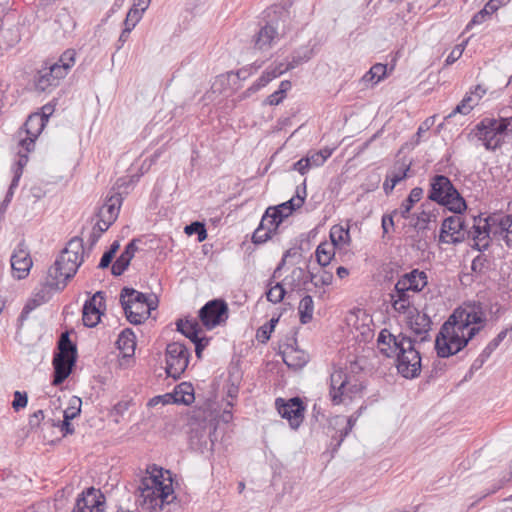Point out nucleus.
Returning a JSON list of instances; mask_svg holds the SVG:
<instances>
[{"label": "nucleus", "mask_w": 512, "mask_h": 512, "mask_svg": "<svg viewBox=\"0 0 512 512\" xmlns=\"http://www.w3.org/2000/svg\"><path fill=\"white\" fill-rule=\"evenodd\" d=\"M473 247L479 251L489 247L490 240L503 241L512 248V215H492L486 218H474V229L471 232Z\"/></svg>", "instance_id": "f257e3e1"}, {"label": "nucleus", "mask_w": 512, "mask_h": 512, "mask_svg": "<svg viewBox=\"0 0 512 512\" xmlns=\"http://www.w3.org/2000/svg\"><path fill=\"white\" fill-rule=\"evenodd\" d=\"M502 306L492 299L468 300L456 308L450 315L453 321L460 323L461 327L468 330L478 328V333L486 326L488 315L497 319L501 314Z\"/></svg>", "instance_id": "f03ea898"}, {"label": "nucleus", "mask_w": 512, "mask_h": 512, "mask_svg": "<svg viewBox=\"0 0 512 512\" xmlns=\"http://www.w3.org/2000/svg\"><path fill=\"white\" fill-rule=\"evenodd\" d=\"M477 334L478 328H471L468 331L467 328L461 327L458 321H453V317L449 316L435 340L437 355L441 358H447L458 353Z\"/></svg>", "instance_id": "7ed1b4c3"}, {"label": "nucleus", "mask_w": 512, "mask_h": 512, "mask_svg": "<svg viewBox=\"0 0 512 512\" xmlns=\"http://www.w3.org/2000/svg\"><path fill=\"white\" fill-rule=\"evenodd\" d=\"M167 481L168 483H165L162 469L156 467L142 478L138 491L146 509L155 511L157 508L162 509L165 503H170L169 497L173 495V488L171 479L168 478Z\"/></svg>", "instance_id": "20e7f679"}, {"label": "nucleus", "mask_w": 512, "mask_h": 512, "mask_svg": "<svg viewBox=\"0 0 512 512\" xmlns=\"http://www.w3.org/2000/svg\"><path fill=\"white\" fill-rule=\"evenodd\" d=\"M120 303L127 320L139 325L149 318L151 310L158 304L156 295L144 294L139 290H121Z\"/></svg>", "instance_id": "39448f33"}, {"label": "nucleus", "mask_w": 512, "mask_h": 512, "mask_svg": "<svg viewBox=\"0 0 512 512\" xmlns=\"http://www.w3.org/2000/svg\"><path fill=\"white\" fill-rule=\"evenodd\" d=\"M429 199L447 207L454 213H461L466 208L464 199L454 188L449 178L436 175L431 181Z\"/></svg>", "instance_id": "423d86ee"}, {"label": "nucleus", "mask_w": 512, "mask_h": 512, "mask_svg": "<svg viewBox=\"0 0 512 512\" xmlns=\"http://www.w3.org/2000/svg\"><path fill=\"white\" fill-rule=\"evenodd\" d=\"M415 342V339L407 336L394 355L398 372L407 379L416 378L421 372V356L415 348Z\"/></svg>", "instance_id": "0eeeda50"}, {"label": "nucleus", "mask_w": 512, "mask_h": 512, "mask_svg": "<svg viewBox=\"0 0 512 512\" xmlns=\"http://www.w3.org/2000/svg\"><path fill=\"white\" fill-rule=\"evenodd\" d=\"M460 213H456V215L449 216L445 218L442 222L439 241L446 244H458L465 241L466 237H472V231L474 226L470 231L466 230L465 221Z\"/></svg>", "instance_id": "6e6552de"}, {"label": "nucleus", "mask_w": 512, "mask_h": 512, "mask_svg": "<svg viewBox=\"0 0 512 512\" xmlns=\"http://www.w3.org/2000/svg\"><path fill=\"white\" fill-rule=\"evenodd\" d=\"M189 349L183 343L172 342L166 347V373L172 378H179L189 364Z\"/></svg>", "instance_id": "1a4fd4ad"}, {"label": "nucleus", "mask_w": 512, "mask_h": 512, "mask_svg": "<svg viewBox=\"0 0 512 512\" xmlns=\"http://www.w3.org/2000/svg\"><path fill=\"white\" fill-rule=\"evenodd\" d=\"M198 316L202 325L212 330L226 324L229 317L228 305L222 299L210 300L199 310Z\"/></svg>", "instance_id": "9d476101"}, {"label": "nucleus", "mask_w": 512, "mask_h": 512, "mask_svg": "<svg viewBox=\"0 0 512 512\" xmlns=\"http://www.w3.org/2000/svg\"><path fill=\"white\" fill-rule=\"evenodd\" d=\"M501 124L497 119L485 118L476 126V136L488 150H495L505 140Z\"/></svg>", "instance_id": "9b49d317"}, {"label": "nucleus", "mask_w": 512, "mask_h": 512, "mask_svg": "<svg viewBox=\"0 0 512 512\" xmlns=\"http://www.w3.org/2000/svg\"><path fill=\"white\" fill-rule=\"evenodd\" d=\"M275 406L282 418L287 419L292 429H297L304 419V406L300 398L294 397L285 401L277 398Z\"/></svg>", "instance_id": "f8f14e48"}, {"label": "nucleus", "mask_w": 512, "mask_h": 512, "mask_svg": "<svg viewBox=\"0 0 512 512\" xmlns=\"http://www.w3.org/2000/svg\"><path fill=\"white\" fill-rule=\"evenodd\" d=\"M58 258L60 259V263L68 265L66 268L68 274L77 272L84 260V246L82 239L78 237L72 238Z\"/></svg>", "instance_id": "ddd939ff"}, {"label": "nucleus", "mask_w": 512, "mask_h": 512, "mask_svg": "<svg viewBox=\"0 0 512 512\" xmlns=\"http://www.w3.org/2000/svg\"><path fill=\"white\" fill-rule=\"evenodd\" d=\"M40 113H32L28 116L25 124L24 131L26 133L25 138H21L19 145L26 152H31L35 146V140L43 131L46 123Z\"/></svg>", "instance_id": "4468645a"}, {"label": "nucleus", "mask_w": 512, "mask_h": 512, "mask_svg": "<svg viewBox=\"0 0 512 512\" xmlns=\"http://www.w3.org/2000/svg\"><path fill=\"white\" fill-rule=\"evenodd\" d=\"M105 498L100 490L88 488L77 498L73 512H103Z\"/></svg>", "instance_id": "2eb2a0df"}, {"label": "nucleus", "mask_w": 512, "mask_h": 512, "mask_svg": "<svg viewBox=\"0 0 512 512\" xmlns=\"http://www.w3.org/2000/svg\"><path fill=\"white\" fill-rule=\"evenodd\" d=\"M349 375L342 368L334 369L330 375L329 396L334 405L345 403V392L348 391Z\"/></svg>", "instance_id": "dca6fc26"}, {"label": "nucleus", "mask_w": 512, "mask_h": 512, "mask_svg": "<svg viewBox=\"0 0 512 512\" xmlns=\"http://www.w3.org/2000/svg\"><path fill=\"white\" fill-rule=\"evenodd\" d=\"M32 265L33 262L28 249L24 243H20L11 256V268L13 276L17 279L26 278Z\"/></svg>", "instance_id": "f3484780"}, {"label": "nucleus", "mask_w": 512, "mask_h": 512, "mask_svg": "<svg viewBox=\"0 0 512 512\" xmlns=\"http://www.w3.org/2000/svg\"><path fill=\"white\" fill-rule=\"evenodd\" d=\"M68 267L65 263H60L58 258L55 263L48 269L46 277V288H63L66 287L70 280L75 276L76 272L69 273L66 270Z\"/></svg>", "instance_id": "a211bd4d"}, {"label": "nucleus", "mask_w": 512, "mask_h": 512, "mask_svg": "<svg viewBox=\"0 0 512 512\" xmlns=\"http://www.w3.org/2000/svg\"><path fill=\"white\" fill-rule=\"evenodd\" d=\"M64 77L65 68H59L54 63L46 65L39 71L36 88L44 92L51 87L57 86Z\"/></svg>", "instance_id": "6ab92c4d"}, {"label": "nucleus", "mask_w": 512, "mask_h": 512, "mask_svg": "<svg viewBox=\"0 0 512 512\" xmlns=\"http://www.w3.org/2000/svg\"><path fill=\"white\" fill-rule=\"evenodd\" d=\"M409 290H392L389 301L395 312L404 314L405 318L414 313L417 308L414 304V296L408 294Z\"/></svg>", "instance_id": "aec40b11"}, {"label": "nucleus", "mask_w": 512, "mask_h": 512, "mask_svg": "<svg viewBox=\"0 0 512 512\" xmlns=\"http://www.w3.org/2000/svg\"><path fill=\"white\" fill-rule=\"evenodd\" d=\"M407 336L402 333L392 334L389 330L383 329L378 336L377 344L380 352L386 357H394Z\"/></svg>", "instance_id": "412c9836"}, {"label": "nucleus", "mask_w": 512, "mask_h": 512, "mask_svg": "<svg viewBox=\"0 0 512 512\" xmlns=\"http://www.w3.org/2000/svg\"><path fill=\"white\" fill-rule=\"evenodd\" d=\"M409 328L416 336H419L420 342L429 339V331L431 330V319L428 315L420 313L417 309L414 313L406 318Z\"/></svg>", "instance_id": "4be33fe9"}, {"label": "nucleus", "mask_w": 512, "mask_h": 512, "mask_svg": "<svg viewBox=\"0 0 512 512\" xmlns=\"http://www.w3.org/2000/svg\"><path fill=\"white\" fill-rule=\"evenodd\" d=\"M75 362V357H68L57 354L54 355V377L52 382L54 386L60 385L66 380V378L69 377V375L72 372L73 366L75 365Z\"/></svg>", "instance_id": "5701e85b"}, {"label": "nucleus", "mask_w": 512, "mask_h": 512, "mask_svg": "<svg viewBox=\"0 0 512 512\" xmlns=\"http://www.w3.org/2000/svg\"><path fill=\"white\" fill-rule=\"evenodd\" d=\"M52 298L51 290H38L32 297H30L19 315L18 322L22 326L23 323L28 319L29 314L36 308L47 303Z\"/></svg>", "instance_id": "b1692460"}, {"label": "nucleus", "mask_w": 512, "mask_h": 512, "mask_svg": "<svg viewBox=\"0 0 512 512\" xmlns=\"http://www.w3.org/2000/svg\"><path fill=\"white\" fill-rule=\"evenodd\" d=\"M428 284L427 274L419 269L401 275L394 288H425Z\"/></svg>", "instance_id": "393cba45"}, {"label": "nucleus", "mask_w": 512, "mask_h": 512, "mask_svg": "<svg viewBox=\"0 0 512 512\" xmlns=\"http://www.w3.org/2000/svg\"><path fill=\"white\" fill-rule=\"evenodd\" d=\"M278 32L272 25H265L254 38V48L259 51H268L278 40Z\"/></svg>", "instance_id": "a878e982"}, {"label": "nucleus", "mask_w": 512, "mask_h": 512, "mask_svg": "<svg viewBox=\"0 0 512 512\" xmlns=\"http://www.w3.org/2000/svg\"><path fill=\"white\" fill-rule=\"evenodd\" d=\"M121 204L122 197L120 194L116 193L110 196L99 209L98 217L107 220L108 224H113L119 215Z\"/></svg>", "instance_id": "bb28decb"}, {"label": "nucleus", "mask_w": 512, "mask_h": 512, "mask_svg": "<svg viewBox=\"0 0 512 512\" xmlns=\"http://www.w3.org/2000/svg\"><path fill=\"white\" fill-rule=\"evenodd\" d=\"M116 345L123 358L132 357L136 348V337L132 329H124L119 334Z\"/></svg>", "instance_id": "cd10ccee"}, {"label": "nucleus", "mask_w": 512, "mask_h": 512, "mask_svg": "<svg viewBox=\"0 0 512 512\" xmlns=\"http://www.w3.org/2000/svg\"><path fill=\"white\" fill-rule=\"evenodd\" d=\"M423 190L420 187L413 188L408 197L402 202L399 209L393 211V214H399L402 218L407 219L415 203L422 198Z\"/></svg>", "instance_id": "c85d7f7f"}, {"label": "nucleus", "mask_w": 512, "mask_h": 512, "mask_svg": "<svg viewBox=\"0 0 512 512\" xmlns=\"http://www.w3.org/2000/svg\"><path fill=\"white\" fill-rule=\"evenodd\" d=\"M177 331L181 332L191 342L200 338L202 328L196 320H178L176 323Z\"/></svg>", "instance_id": "c756f323"}, {"label": "nucleus", "mask_w": 512, "mask_h": 512, "mask_svg": "<svg viewBox=\"0 0 512 512\" xmlns=\"http://www.w3.org/2000/svg\"><path fill=\"white\" fill-rule=\"evenodd\" d=\"M210 435L211 431L206 428L191 430L189 437L191 446L201 451L208 449L209 445L212 446Z\"/></svg>", "instance_id": "7c9ffc66"}, {"label": "nucleus", "mask_w": 512, "mask_h": 512, "mask_svg": "<svg viewBox=\"0 0 512 512\" xmlns=\"http://www.w3.org/2000/svg\"><path fill=\"white\" fill-rule=\"evenodd\" d=\"M345 320L349 327H352L355 330H360L362 335L365 334L366 330H369L365 324V321L367 320L366 313L361 309L350 311Z\"/></svg>", "instance_id": "2f4dec72"}, {"label": "nucleus", "mask_w": 512, "mask_h": 512, "mask_svg": "<svg viewBox=\"0 0 512 512\" xmlns=\"http://www.w3.org/2000/svg\"><path fill=\"white\" fill-rule=\"evenodd\" d=\"M172 397L175 403L188 405L194 401L193 388L188 383H181L175 388Z\"/></svg>", "instance_id": "473e14b6"}, {"label": "nucleus", "mask_w": 512, "mask_h": 512, "mask_svg": "<svg viewBox=\"0 0 512 512\" xmlns=\"http://www.w3.org/2000/svg\"><path fill=\"white\" fill-rule=\"evenodd\" d=\"M386 72L387 66L381 63H377L373 65L370 70L362 77V82L366 85L369 83L375 85L386 76Z\"/></svg>", "instance_id": "72a5a7b5"}, {"label": "nucleus", "mask_w": 512, "mask_h": 512, "mask_svg": "<svg viewBox=\"0 0 512 512\" xmlns=\"http://www.w3.org/2000/svg\"><path fill=\"white\" fill-rule=\"evenodd\" d=\"M334 149L325 147L319 151L308 153L305 161L308 162L310 168L320 167L332 155Z\"/></svg>", "instance_id": "f704fd0d"}, {"label": "nucleus", "mask_w": 512, "mask_h": 512, "mask_svg": "<svg viewBox=\"0 0 512 512\" xmlns=\"http://www.w3.org/2000/svg\"><path fill=\"white\" fill-rule=\"evenodd\" d=\"M283 361L288 367L297 370L306 365L308 362V356L303 352L291 351L284 353Z\"/></svg>", "instance_id": "c9c22d12"}, {"label": "nucleus", "mask_w": 512, "mask_h": 512, "mask_svg": "<svg viewBox=\"0 0 512 512\" xmlns=\"http://www.w3.org/2000/svg\"><path fill=\"white\" fill-rule=\"evenodd\" d=\"M102 314L103 313H101L100 310H98L96 308V306L91 305V303H88L86 301L83 306V317H82L84 325L87 327L96 326L99 323L100 317Z\"/></svg>", "instance_id": "e433bc0d"}, {"label": "nucleus", "mask_w": 512, "mask_h": 512, "mask_svg": "<svg viewBox=\"0 0 512 512\" xmlns=\"http://www.w3.org/2000/svg\"><path fill=\"white\" fill-rule=\"evenodd\" d=\"M311 56H312V51L307 49V50H305V52L302 56H299V55L293 56L292 60L287 65H284L283 63H279L276 65L270 66V68L275 72L280 71V75H282L286 71L294 69L301 63L308 61L311 58Z\"/></svg>", "instance_id": "4c0bfd02"}, {"label": "nucleus", "mask_w": 512, "mask_h": 512, "mask_svg": "<svg viewBox=\"0 0 512 512\" xmlns=\"http://www.w3.org/2000/svg\"><path fill=\"white\" fill-rule=\"evenodd\" d=\"M314 310V303L311 296H304L299 303L298 311L300 315V322L307 324L312 320Z\"/></svg>", "instance_id": "58836bf2"}, {"label": "nucleus", "mask_w": 512, "mask_h": 512, "mask_svg": "<svg viewBox=\"0 0 512 512\" xmlns=\"http://www.w3.org/2000/svg\"><path fill=\"white\" fill-rule=\"evenodd\" d=\"M364 410H365V407L361 406L356 412H354L352 415H350L347 418L345 427L340 430L339 439H338L337 443L335 444L334 450L338 449L341 446L343 440L352 431L358 418L361 416V414L363 413Z\"/></svg>", "instance_id": "ea45409f"}, {"label": "nucleus", "mask_w": 512, "mask_h": 512, "mask_svg": "<svg viewBox=\"0 0 512 512\" xmlns=\"http://www.w3.org/2000/svg\"><path fill=\"white\" fill-rule=\"evenodd\" d=\"M59 352L57 355L68 356V357H77V348L74 343L71 342L69 338V333L64 332L61 334L59 342H58Z\"/></svg>", "instance_id": "a19ab883"}, {"label": "nucleus", "mask_w": 512, "mask_h": 512, "mask_svg": "<svg viewBox=\"0 0 512 512\" xmlns=\"http://www.w3.org/2000/svg\"><path fill=\"white\" fill-rule=\"evenodd\" d=\"M499 7L501 6L494 2L493 0H490L488 3H486L482 10H480L473 16L471 22L469 23V26L483 23L484 21H486L488 17H490L494 12H496L499 9Z\"/></svg>", "instance_id": "79ce46f5"}, {"label": "nucleus", "mask_w": 512, "mask_h": 512, "mask_svg": "<svg viewBox=\"0 0 512 512\" xmlns=\"http://www.w3.org/2000/svg\"><path fill=\"white\" fill-rule=\"evenodd\" d=\"M365 386L363 382L357 379L355 376L349 375L348 391L345 392V402L352 401L357 397H361Z\"/></svg>", "instance_id": "37998d69"}, {"label": "nucleus", "mask_w": 512, "mask_h": 512, "mask_svg": "<svg viewBox=\"0 0 512 512\" xmlns=\"http://www.w3.org/2000/svg\"><path fill=\"white\" fill-rule=\"evenodd\" d=\"M275 212L276 211L274 209L268 208L260 222V226L271 234L276 231L281 223V221L277 218L278 216H275Z\"/></svg>", "instance_id": "c03bdc74"}, {"label": "nucleus", "mask_w": 512, "mask_h": 512, "mask_svg": "<svg viewBox=\"0 0 512 512\" xmlns=\"http://www.w3.org/2000/svg\"><path fill=\"white\" fill-rule=\"evenodd\" d=\"M334 256V246L328 243H322L317 247L316 258L321 266H327Z\"/></svg>", "instance_id": "a18cd8bd"}, {"label": "nucleus", "mask_w": 512, "mask_h": 512, "mask_svg": "<svg viewBox=\"0 0 512 512\" xmlns=\"http://www.w3.org/2000/svg\"><path fill=\"white\" fill-rule=\"evenodd\" d=\"M410 170V164L404 162L396 163L393 168L387 173L390 181L398 184L400 181L407 177V173Z\"/></svg>", "instance_id": "49530a36"}, {"label": "nucleus", "mask_w": 512, "mask_h": 512, "mask_svg": "<svg viewBox=\"0 0 512 512\" xmlns=\"http://www.w3.org/2000/svg\"><path fill=\"white\" fill-rule=\"evenodd\" d=\"M330 238L333 246L347 243L350 240L349 229L334 225L330 231Z\"/></svg>", "instance_id": "de8ad7c7"}, {"label": "nucleus", "mask_w": 512, "mask_h": 512, "mask_svg": "<svg viewBox=\"0 0 512 512\" xmlns=\"http://www.w3.org/2000/svg\"><path fill=\"white\" fill-rule=\"evenodd\" d=\"M477 100L470 94L467 93L462 101L455 107V109L448 115V117H452L453 115L459 113L463 115H467L475 105H477Z\"/></svg>", "instance_id": "09e8293b"}, {"label": "nucleus", "mask_w": 512, "mask_h": 512, "mask_svg": "<svg viewBox=\"0 0 512 512\" xmlns=\"http://www.w3.org/2000/svg\"><path fill=\"white\" fill-rule=\"evenodd\" d=\"M280 76V71H273L270 67H268L263 74L259 77V79L252 84L249 88L251 91H258L259 89L265 87L270 81Z\"/></svg>", "instance_id": "8fccbe9b"}, {"label": "nucleus", "mask_w": 512, "mask_h": 512, "mask_svg": "<svg viewBox=\"0 0 512 512\" xmlns=\"http://www.w3.org/2000/svg\"><path fill=\"white\" fill-rule=\"evenodd\" d=\"M432 221H436V216L430 212L422 211L416 216L413 226L418 231H424L429 229V223Z\"/></svg>", "instance_id": "3c124183"}, {"label": "nucleus", "mask_w": 512, "mask_h": 512, "mask_svg": "<svg viewBox=\"0 0 512 512\" xmlns=\"http://www.w3.org/2000/svg\"><path fill=\"white\" fill-rule=\"evenodd\" d=\"M303 271L300 268H294L291 272L290 277H285L281 281H277L274 286H270L269 288H286L288 287H299L300 283H294L295 278H299L302 275Z\"/></svg>", "instance_id": "603ef678"}, {"label": "nucleus", "mask_w": 512, "mask_h": 512, "mask_svg": "<svg viewBox=\"0 0 512 512\" xmlns=\"http://www.w3.org/2000/svg\"><path fill=\"white\" fill-rule=\"evenodd\" d=\"M75 55V51L69 49L61 55L57 62H54V64L59 68H65V76L68 74V71L75 63Z\"/></svg>", "instance_id": "864d4df0"}, {"label": "nucleus", "mask_w": 512, "mask_h": 512, "mask_svg": "<svg viewBox=\"0 0 512 512\" xmlns=\"http://www.w3.org/2000/svg\"><path fill=\"white\" fill-rule=\"evenodd\" d=\"M131 258L128 253H121L117 260L112 265V274L115 276L121 275L130 264Z\"/></svg>", "instance_id": "5fc2aeb1"}, {"label": "nucleus", "mask_w": 512, "mask_h": 512, "mask_svg": "<svg viewBox=\"0 0 512 512\" xmlns=\"http://www.w3.org/2000/svg\"><path fill=\"white\" fill-rule=\"evenodd\" d=\"M184 231L187 235L197 234L199 242H202L207 238L205 226L200 222H193L190 225H187Z\"/></svg>", "instance_id": "6e6d98bb"}, {"label": "nucleus", "mask_w": 512, "mask_h": 512, "mask_svg": "<svg viewBox=\"0 0 512 512\" xmlns=\"http://www.w3.org/2000/svg\"><path fill=\"white\" fill-rule=\"evenodd\" d=\"M82 401L78 397H73L70 401V406L64 411V418L72 420L77 417L81 412Z\"/></svg>", "instance_id": "4d7b16f0"}, {"label": "nucleus", "mask_w": 512, "mask_h": 512, "mask_svg": "<svg viewBox=\"0 0 512 512\" xmlns=\"http://www.w3.org/2000/svg\"><path fill=\"white\" fill-rule=\"evenodd\" d=\"M141 18V11H139L138 8H131L127 13L124 25L127 28L131 27V30H133L137 23L141 20Z\"/></svg>", "instance_id": "13d9d810"}, {"label": "nucleus", "mask_w": 512, "mask_h": 512, "mask_svg": "<svg viewBox=\"0 0 512 512\" xmlns=\"http://www.w3.org/2000/svg\"><path fill=\"white\" fill-rule=\"evenodd\" d=\"M105 297V291L97 290L96 293L89 300H87V302L96 306V308L100 310L101 313H103L106 309Z\"/></svg>", "instance_id": "bf43d9fd"}, {"label": "nucleus", "mask_w": 512, "mask_h": 512, "mask_svg": "<svg viewBox=\"0 0 512 512\" xmlns=\"http://www.w3.org/2000/svg\"><path fill=\"white\" fill-rule=\"evenodd\" d=\"M28 402V396L26 392L15 391L14 392V400L12 402V407L15 411H19L20 409L26 407Z\"/></svg>", "instance_id": "052dcab7"}, {"label": "nucleus", "mask_w": 512, "mask_h": 512, "mask_svg": "<svg viewBox=\"0 0 512 512\" xmlns=\"http://www.w3.org/2000/svg\"><path fill=\"white\" fill-rule=\"evenodd\" d=\"M303 193V196L297 194L296 197L291 198L289 201L282 203L281 205H285L286 208L289 209V211L292 213L295 209L300 208L303 205L306 192L304 191Z\"/></svg>", "instance_id": "680f3d73"}, {"label": "nucleus", "mask_w": 512, "mask_h": 512, "mask_svg": "<svg viewBox=\"0 0 512 512\" xmlns=\"http://www.w3.org/2000/svg\"><path fill=\"white\" fill-rule=\"evenodd\" d=\"M303 193V196L297 194L296 197L291 198L289 201L282 203L281 205H285L286 208L289 209V211L292 213L295 209L300 208L303 205L306 192L304 191Z\"/></svg>", "instance_id": "e2e57ef3"}, {"label": "nucleus", "mask_w": 512, "mask_h": 512, "mask_svg": "<svg viewBox=\"0 0 512 512\" xmlns=\"http://www.w3.org/2000/svg\"><path fill=\"white\" fill-rule=\"evenodd\" d=\"M272 234L268 231H266L264 228H262L260 225L259 227L255 230L253 236H252V240L254 243L256 244H260V243H264L265 241H267L269 238H271Z\"/></svg>", "instance_id": "0e129e2a"}, {"label": "nucleus", "mask_w": 512, "mask_h": 512, "mask_svg": "<svg viewBox=\"0 0 512 512\" xmlns=\"http://www.w3.org/2000/svg\"><path fill=\"white\" fill-rule=\"evenodd\" d=\"M465 49L464 44L456 45L453 50L450 52V54L446 58V65H451L455 61H457L463 54V51Z\"/></svg>", "instance_id": "69168bd1"}, {"label": "nucleus", "mask_w": 512, "mask_h": 512, "mask_svg": "<svg viewBox=\"0 0 512 512\" xmlns=\"http://www.w3.org/2000/svg\"><path fill=\"white\" fill-rule=\"evenodd\" d=\"M209 341H210V338H208L206 336H202L199 339L193 341V343L195 345V353H196V356L198 359L202 358V352L208 345Z\"/></svg>", "instance_id": "338daca9"}, {"label": "nucleus", "mask_w": 512, "mask_h": 512, "mask_svg": "<svg viewBox=\"0 0 512 512\" xmlns=\"http://www.w3.org/2000/svg\"><path fill=\"white\" fill-rule=\"evenodd\" d=\"M286 290H267L266 297L269 302L278 303L283 300Z\"/></svg>", "instance_id": "774afa93"}]
</instances>
